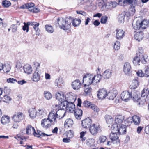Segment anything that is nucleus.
Instances as JSON below:
<instances>
[{
  "instance_id": "obj_57",
  "label": "nucleus",
  "mask_w": 149,
  "mask_h": 149,
  "mask_svg": "<svg viewBox=\"0 0 149 149\" xmlns=\"http://www.w3.org/2000/svg\"><path fill=\"white\" fill-rule=\"evenodd\" d=\"M128 12L130 16L133 15L135 12V10L134 8L130 7L129 9Z\"/></svg>"
},
{
  "instance_id": "obj_14",
  "label": "nucleus",
  "mask_w": 149,
  "mask_h": 149,
  "mask_svg": "<svg viewBox=\"0 0 149 149\" xmlns=\"http://www.w3.org/2000/svg\"><path fill=\"white\" fill-rule=\"evenodd\" d=\"M27 23L29 26H33V28L36 31V34L37 35H39L40 33V31L38 28L39 23L35 22H29Z\"/></svg>"
},
{
  "instance_id": "obj_9",
  "label": "nucleus",
  "mask_w": 149,
  "mask_h": 149,
  "mask_svg": "<svg viewBox=\"0 0 149 149\" xmlns=\"http://www.w3.org/2000/svg\"><path fill=\"white\" fill-rule=\"evenodd\" d=\"M24 114L21 112H15L12 117L13 121L15 122H19L24 118Z\"/></svg>"
},
{
  "instance_id": "obj_23",
  "label": "nucleus",
  "mask_w": 149,
  "mask_h": 149,
  "mask_svg": "<svg viewBox=\"0 0 149 149\" xmlns=\"http://www.w3.org/2000/svg\"><path fill=\"white\" fill-rule=\"evenodd\" d=\"M136 55L140 56V57L144 58L146 60L148 59V56L145 54H144L143 50L142 47H139L138 52Z\"/></svg>"
},
{
  "instance_id": "obj_22",
  "label": "nucleus",
  "mask_w": 149,
  "mask_h": 149,
  "mask_svg": "<svg viewBox=\"0 0 149 149\" xmlns=\"http://www.w3.org/2000/svg\"><path fill=\"white\" fill-rule=\"evenodd\" d=\"M112 73V72L110 69H107L106 70L103 72L102 75L104 79H108L111 77Z\"/></svg>"
},
{
  "instance_id": "obj_47",
  "label": "nucleus",
  "mask_w": 149,
  "mask_h": 149,
  "mask_svg": "<svg viewBox=\"0 0 149 149\" xmlns=\"http://www.w3.org/2000/svg\"><path fill=\"white\" fill-rule=\"evenodd\" d=\"M95 140L93 139H89L87 140L86 144L88 146H91L94 145Z\"/></svg>"
},
{
  "instance_id": "obj_10",
  "label": "nucleus",
  "mask_w": 149,
  "mask_h": 149,
  "mask_svg": "<svg viewBox=\"0 0 149 149\" xmlns=\"http://www.w3.org/2000/svg\"><path fill=\"white\" fill-rule=\"evenodd\" d=\"M140 62L142 63L145 64L146 62V60L144 58L140 57V56L136 55V56L134 58L133 61L134 64L135 65H139Z\"/></svg>"
},
{
  "instance_id": "obj_35",
  "label": "nucleus",
  "mask_w": 149,
  "mask_h": 149,
  "mask_svg": "<svg viewBox=\"0 0 149 149\" xmlns=\"http://www.w3.org/2000/svg\"><path fill=\"white\" fill-rule=\"evenodd\" d=\"M71 19L72 20V23L73 26L75 27L78 26L81 23V20L79 19H73L72 17Z\"/></svg>"
},
{
  "instance_id": "obj_61",
  "label": "nucleus",
  "mask_w": 149,
  "mask_h": 149,
  "mask_svg": "<svg viewBox=\"0 0 149 149\" xmlns=\"http://www.w3.org/2000/svg\"><path fill=\"white\" fill-rule=\"evenodd\" d=\"M3 101L4 102H7L11 100V98L7 95H4L3 98Z\"/></svg>"
},
{
  "instance_id": "obj_52",
  "label": "nucleus",
  "mask_w": 149,
  "mask_h": 149,
  "mask_svg": "<svg viewBox=\"0 0 149 149\" xmlns=\"http://www.w3.org/2000/svg\"><path fill=\"white\" fill-rule=\"evenodd\" d=\"M120 42L118 41H116L114 43V48L115 50H118L120 49Z\"/></svg>"
},
{
  "instance_id": "obj_62",
  "label": "nucleus",
  "mask_w": 149,
  "mask_h": 149,
  "mask_svg": "<svg viewBox=\"0 0 149 149\" xmlns=\"http://www.w3.org/2000/svg\"><path fill=\"white\" fill-rule=\"evenodd\" d=\"M7 81L8 83H14L15 82H17V80L13 78H9L7 79Z\"/></svg>"
},
{
  "instance_id": "obj_18",
  "label": "nucleus",
  "mask_w": 149,
  "mask_h": 149,
  "mask_svg": "<svg viewBox=\"0 0 149 149\" xmlns=\"http://www.w3.org/2000/svg\"><path fill=\"white\" fill-rule=\"evenodd\" d=\"M91 120L89 118H87L83 120L82 121V125L84 128H89L91 126Z\"/></svg>"
},
{
  "instance_id": "obj_48",
  "label": "nucleus",
  "mask_w": 149,
  "mask_h": 149,
  "mask_svg": "<svg viewBox=\"0 0 149 149\" xmlns=\"http://www.w3.org/2000/svg\"><path fill=\"white\" fill-rule=\"evenodd\" d=\"M11 69L10 65L9 64L3 65L2 69L5 72H9Z\"/></svg>"
},
{
  "instance_id": "obj_54",
  "label": "nucleus",
  "mask_w": 149,
  "mask_h": 149,
  "mask_svg": "<svg viewBox=\"0 0 149 149\" xmlns=\"http://www.w3.org/2000/svg\"><path fill=\"white\" fill-rule=\"evenodd\" d=\"M108 17L106 16H103L101 18L100 22L102 24H105L107 20Z\"/></svg>"
},
{
  "instance_id": "obj_50",
  "label": "nucleus",
  "mask_w": 149,
  "mask_h": 149,
  "mask_svg": "<svg viewBox=\"0 0 149 149\" xmlns=\"http://www.w3.org/2000/svg\"><path fill=\"white\" fill-rule=\"evenodd\" d=\"M107 139L106 136H101L99 137L98 141L100 143H103L106 141Z\"/></svg>"
},
{
  "instance_id": "obj_34",
  "label": "nucleus",
  "mask_w": 149,
  "mask_h": 149,
  "mask_svg": "<svg viewBox=\"0 0 149 149\" xmlns=\"http://www.w3.org/2000/svg\"><path fill=\"white\" fill-rule=\"evenodd\" d=\"M84 86L85 87L84 91L86 94L87 95H90L92 91L91 87L88 84L87 85L86 84H84Z\"/></svg>"
},
{
  "instance_id": "obj_43",
  "label": "nucleus",
  "mask_w": 149,
  "mask_h": 149,
  "mask_svg": "<svg viewBox=\"0 0 149 149\" xmlns=\"http://www.w3.org/2000/svg\"><path fill=\"white\" fill-rule=\"evenodd\" d=\"M149 94V91L148 89L145 88L142 91L141 96L142 97H147Z\"/></svg>"
},
{
  "instance_id": "obj_30",
  "label": "nucleus",
  "mask_w": 149,
  "mask_h": 149,
  "mask_svg": "<svg viewBox=\"0 0 149 149\" xmlns=\"http://www.w3.org/2000/svg\"><path fill=\"white\" fill-rule=\"evenodd\" d=\"M26 134H30L31 132H32L34 134V133H35L36 131L33 127L30 125H28L26 128Z\"/></svg>"
},
{
  "instance_id": "obj_12",
  "label": "nucleus",
  "mask_w": 149,
  "mask_h": 149,
  "mask_svg": "<svg viewBox=\"0 0 149 149\" xmlns=\"http://www.w3.org/2000/svg\"><path fill=\"white\" fill-rule=\"evenodd\" d=\"M55 96L56 99L57 100L60 102V104H59V107L61 108V103L65 101H66L65 100L66 98L64 97V94L62 92L60 93H57L55 95Z\"/></svg>"
},
{
  "instance_id": "obj_13",
  "label": "nucleus",
  "mask_w": 149,
  "mask_h": 149,
  "mask_svg": "<svg viewBox=\"0 0 149 149\" xmlns=\"http://www.w3.org/2000/svg\"><path fill=\"white\" fill-rule=\"evenodd\" d=\"M131 67L129 63L126 62L124 64L123 70L126 75L129 76L131 74Z\"/></svg>"
},
{
  "instance_id": "obj_38",
  "label": "nucleus",
  "mask_w": 149,
  "mask_h": 149,
  "mask_svg": "<svg viewBox=\"0 0 149 149\" xmlns=\"http://www.w3.org/2000/svg\"><path fill=\"white\" fill-rule=\"evenodd\" d=\"M40 75L38 72L35 71L33 74V77L32 78V79L34 81L38 82L40 80Z\"/></svg>"
},
{
  "instance_id": "obj_32",
  "label": "nucleus",
  "mask_w": 149,
  "mask_h": 149,
  "mask_svg": "<svg viewBox=\"0 0 149 149\" xmlns=\"http://www.w3.org/2000/svg\"><path fill=\"white\" fill-rule=\"evenodd\" d=\"M35 133H34L33 135L34 136L39 138L41 136H50V135H48L43 133H42V132L40 130H38L37 132H36Z\"/></svg>"
},
{
  "instance_id": "obj_20",
  "label": "nucleus",
  "mask_w": 149,
  "mask_h": 149,
  "mask_svg": "<svg viewBox=\"0 0 149 149\" xmlns=\"http://www.w3.org/2000/svg\"><path fill=\"white\" fill-rule=\"evenodd\" d=\"M51 122L48 118L47 119H43L41 121V125L43 127L47 129L51 126Z\"/></svg>"
},
{
  "instance_id": "obj_37",
  "label": "nucleus",
  "mask_w": 149,
  "mask_h": 149,
  "mask_svg": "<svg viewBox=\"0 0 149 149\" xmlns=\"http://www.w3.org/2000/svg\"><path fill=\"white\" fill-rule=\"evenodd\" d=\"M132 121L135 125H139L140 122V119L139 117L136 116H134L132 118Z\"/></svg>"
},
{
  "instance_id": "obj_26",
  "label": "nucleus",
  "mask_w": 149,
  "mask_h": 149,
  "mask_svg": "<svg viewBox=\"0 0 149 149\" xmlns=\"http://www.w3.org/2000/svg\"><path fill=\"white\" fill-rule=\"evenodd\" d=\"M124 120V118L123 116L121 115H118L116 117L115 121L117 125H122L121 123Z\"/></svg>"
},
{
  "instance_id": "obj_25",
  "label": "nucleus",
  "mask_w": 149,
  "mask_h": 149,
  "mask_svg": "<svg viewBox=\"0 0 149 149\" xmlns=\"http://www.w3.org/2000/svg\"><path fill=\"white\" fill-rule=\"evenodd\" d=\"M139 84V82L138 80V79L136 78L132 80L130 87L131 89H135L138 87Z\"/></svg>"
},
{
  "instance_id": "obj_59",
  "label": "nucleus",
  "mask_w": 149,
  "mask_h": 149,
  "mask_svg": "<svg viewBox=\"0 0 149 149\" xmlns=\"http://www.w3.org/2000/svg\"><path fill=\"white\" fill-rule=\"evenodd\" d=\"M18 26L17 25L12 24L11 26V28L12 32L13 33H15L16 32L17 30Z\"/></svg>"
},
{
  "instance_id": "obj_33",
  "label": "nucleus",
  "mask_w": 149,
  "mask_h": 149,
  "mask_svg": "<svg viewBox=\"0 0 149 149\" xmlns=\"http://www.w3.org/2000/svg\"><path fill=\"white\" fill-rule=\"evenodd\" d=\"M29 115L30 117L32 118H34L36 117L37 112L35 108H32L29 109Z\"/></svg>"
},
{
  "instance_id": "obj_58",
  "label": "nucleus",
  "mask_w": 149,
  "mask_h": 149,
  "mask_svg": "<svg viewBox=\"0 0 149 149\" xmlns=\"http://www.w3.org/2000/svg\"><path fill=\"white\" fill-rule=\"evenodd\" d=\"M86 133V131H82L80 133V138L81 139H82V141H85L86 139V137H84L85 134Z\"/></svg>"
},
{
  "instance_id": "obj_60",
  "label": "nucleus",
  "mask_w": 149,
  "mask_h": 149,
  "mask_svg": "<svg viewBox=\"0 0 149 149\" xmlns=\"http://www.w3.org/2000/svg\"><path fill=\"white\" fill-rule=\"evenodd\" d=\"M132 118H129L125 120V123L127 124V125H130L132 123Z\"/></svg>"
},
{
  "instance_id": "obj_31",
  "label": "nucleus",
  "mask_w": 149,
  "mask_h": 149,
  "mask_svg": "<svg viewBox=\"0 0 149 149\" xmlns=\"http://www.w3.org/2000/svg\"><path fill=\"white\" fill-rule=\"evenodd\" d=\"M134 0H119L118 4L121 6H125L127 3L129 4L132 3Z\"/></svg>"
},
{
  "instance_id": "obj_5",
  "label": "nucleus",
  "mask_w": 149,
  "mask_h": 149,
  "mask_svg": "<svg viewBox=\"0 0 149 149\" xmlns=\"http://www.w3.org/2000/svg\"><path fill=\"white\" fill-rule=\"evenodd\" d=\"M61 107L66 111L70 113L73 112L74 110L75 106L73 103H68L67 101H65L61 103Z\"/></svg>"
},
{
  "instance_id": "obj_49",
  "label": "nucleus",
  "mask_w": 149,
  "mask_h": 149,
  "mask_svg": "<svg viewBox=\"0 0 149 149\" xmlns=\"http://www.w3.org/2000/svg\"><path fill=\"white\" fill-rule=\"evenodd\" d=\"M76 99L72 95H70L67 97V100H66V101H67L68 103H73L74 102Z\"/></svg>"
},
{
  "instance_id": "obj_27",
  "label": "nucleus",
  "mask_w": 149,
  "mask_h": 149,
  "mask_svg": "<svg viewBox=\"0 0 149 149\" xmlns=\"http://www.w3.org/2000/svg\"><path fill=\"white\" fill-rule=\"evenodd\" d=\"M116 91H110L107 95V97L110 100H113L116 95Z\"/></svg>"
},
{
  "instance_id": "obj_41",
  "label": "nucleus",
  "mask_w": 149,
  "mask_h": 149,
  "mask_svg": "<svg viewBox=\"0 0 149 149\" xmlns=\"http://www.w3.org/2000/svg\"><path fill=\"white\" fill-rule=\"evenodd\" d=\"M102 76V75L100 74H97L96 75H93V77H95L94 81H93V84L97 83L100 81Z\"/></svg>"
},
{
  "instance_id": "obj_8",
  "label": "nucleus",
  "mask_w": 149,
  "mask_h": 149,
  "mask_svg": "<svg viewBox=\"0 0 149 149\" xmlns=\"http://www.w3.org/2000/svg\"><path fill=\"white\" fill-rule=\"evenodd\" d=\"M94 79L95 77H93V75L91 74H86L83 77L82 83H84V81H85V83L88 85L90 84L93 83Z\"/></svg>"
},
{
  "instance_id": "obj_39",
  "label": "nucleus",
  "mask_w": 149,
  "mask_h": 149,
  "mask_svg": "<svg viewBox=\"0 0 149 149\" xmlns=\"http://www.w3.org/2000/svg\"><path fill=\"white\" fill-rule=\"evenodd\" d=\"M1 122L3 124L8 123L10 121V118L7 116H4L2 117L1 119Z\"/></svg>"
},
{
  "instance_id": "obj_2",
  "label": "nucleus",
  "mask_w": 149,
  "mask_h": 149,
  "mask_svg": "<svg viewBox=\"0 0 149 149\" xmlns=\"http://www.w3.org/2000/svg\"><path fill=\"white\" fill-rule=\"evenodd\" d=\"M137 92L135 90H128L123 91L121 93V98L123 101L127 102L130 98L133 101L138 99L137 96Z\"/></svg>"
},
{
  "instance_id": "obj_63",
  "label": "nucleus",
  "mask_w": 149,
  "mask_h": 149,
  "mask_svg": "<svg viewBox=\"0 0 149 149\" xmlns=\"http://www.w3.org/2000/svg\"><path fill=\"white\" fill-rule=\"evenodd\" d=\"M74 136V134L73 131L71 130H70L68 133L67 136L69 137V138H71Z\"/></svg>"
},
{
  "instance_id": "obj_28",
  "label": "nucleus",
  "mask_w": 149,
  "mask_h": 149,
  "mask_svg": "<svg viewBox=\"0 0 149 149\" xmlns=\"http://www.w3.org/2000/svg\"><path fill=\"white\" fill-rule=\"evenodd\" d=\"M143 37V34L142 31L137 32L134 35L135 39L138 41H140Z\"/></svg>"
},
{
  "instance_id": "obj_6",
  "label": "nucleus",
  "mask_w": 149,
  "mask_h": 149,
  "mask_svg": "<svg viewBox=\"0 0 149 149\" xmlns=\"http://www.w3.org/2000/svg\"><path fill=\"white\" fill-rule=\"evenodd\" d=\"M119 136V133L113 128L112 130L111 133L110 134V138L113 143L118 144L120 143V140L118 139Z\"/></svg>"
},
{
  "instance_id": "obj_40",
  "label": "nucleus",
  "mask_w": 149,
  "mask_h": 149,
  "mask_svg": "<svg viewBox=\"0 0 149 149\" xmlns=\"http://www.w3.org/2000/svg\"><path fill=\"white\" fill-rule=\"evenodd\" d=\"M45 28L46 31L49 33H52L54 32V29L51 25H46L45 26Z\"/></svg>"
},
{
  "instance_id": "obj_21",
  "label": "nucleus",
  "mask_w": 149,
  "mask_h": 149,
  "mask_svg": "<svg viewBox=\"0 0 149 149\" xmlns=\"http://www.w3.org/2000/svg\"><path fill=\"white\" fill-rule=\"evenodd\" d=\"M74 111L76 118L77 120H80L82 115V110L79 108L76 109Z\"/></svg>"
},
{
  "instance_id": "obj_42",
  "label": "nucleus",
  "mask_w": 149,
  "mask_h": 149,
  "mask_svg": "<svg viewBox=\"0 0 149 149\" xmlns=\"http://www.w3.org/2000/svg\"><path fill=\"white\" fill-rule=\"evenodd\" d=\"M105 118L107 124H112L113 122V119L110 115H106Z\"/></svg>"
},
{
  "instance_id": "obj_45",
  "label": "nucleus",
  "mask_w": 149,
  "mask_h": 149,
  "mask_svg": "<svg viewBox=\"0 0 149 149\" xmlns=\"http://www.w3.org/2000/svg\"><path fill=\"white\" fill-rule=\"evenodd\" d=\"M45 97L47 100H49L51 99L52 97L51 94L47 91H45L44 93Z\"/></svg>"
},
{
  "instance_id": "obj_15",
  "label": "nucleus",
  "mask_w": 149,
  "mask_h": 149,
  "mask_svg": "<svg viewBox=\"0 0 149 149\" xmlns=\"http://www.w3.org/2000/svg\"><path fill=\"white\" fill-rule=\"evenodd\" d=\"M116 38L118 40L122 39L125 36V32L123 29H117L116 30Z\"/></svg>"
},
{
  "instance_id": "obj_53",
  "label": "nucleus",
  "mask_w": 149,
  "mask_h": 149,
  "mask_svg": "<svg viewBox=\"0 0 149 149\" xmlns=\"http://www.w3.org/2000/svg\"><path fill=\"white\" fill-rule=\"evenodd\" d=\"M91 103L88 101L86 100L83 102L82 105L85 107H89L91 105Z\"/></svg>"
},
{
  "instance_id": "obj_17",
  "label": "nucleus",
  "mask_w": 149,
  "mask_h": 149,
  "mask_svg": "<svg viewBox=\"0 0 149 149\" xmlns=\"http://www.w3.org/2000/svg\"><path fill=\"white\" fill-rule=\"evenodd\" d=\"M107 92L106 90L104 88L100 89L98 91L97 96L99 99H103L107 96Z\"/></svg>"
},
{
  "instance_id": "obj_24",
  "label": "nucleus",
  "mask_w": 149,
  "mask_h": 149,
  "mask_svg": "<svg viewBox=\"0 0 149 149\" xmlns=\"http://www.w3.org/2000/svg\"><path fill=\"white\" fill-rule=\"evenodd\" d=\"M24 72L28 74H31L32 71V68L30 65L29 64L25 65L23 67Z\"/></svg>"
},
{
  "instance_id": "obj_56",
  "label": "nucleus",
  "mask_w": 149,
  "mask_h": 149,
  "mask_svg": "<svg viewBox=\"0 0 149 149\" xmlns=\"http://www.w3.org/2000/svg\"><path fill=\"white\" fill-rule=\"evenodd\" d=\"M24 25L22 26V29L24 31H26V32H27L29 31V26L27 23H26L25 22H24Z\"/></svg>"
},
{
  "instance_id": "obj_7",
  "label": "nucleus",
  "mask_w": 149,
  "mask_h": 149,
  "mask_svg": "<svg viewBox=\"0 0 149 149\" xmlns=\"http://www.w3.org/2000/svg\"><path fill=\"white\" fill-rule=\"evenodd\" d=\"M113 127L119 135L125 134L126 132V126L125 125H113L112 128Z\"/></svg>"
},
{
  "instance_id": "obj_11",
  "label": "nucleus",
  "mask_w": 149,
  "mask_h": 149,
  "mask_svg": "<svg viewBox=\"0 0 149 149\" xmlns=\"http://www.w3.org/2000/svg\"><path fill=\"white\" fill-rule=\"evenodd\" d=\"M100 130L99 126L95 124L92 125L89 128L90 133L93 135H95Z\"/></svg>"
},
{
  "instance_id": "obj_4",
  "label": "nucleus",
  "mask_w": 149,
  "mask_h": 149,
  "mask_svg": "<svg viewBox=\"0 0 149 149\" xmlns=\"http://www.w3.org/2000/svg\"><path fill=\"white\" fill-rule=\"evenodd\" d=\"M132 26L135 30L142 31L149 26V22L146 20H144L141 22L138 20L136 22L134 26L133 24Z\"/></svg>"
},
{
  "instance_id": "obj_3",
  "label": "nucleus",
  "mask_w": 149,
  "mask_h": 149,
  "mask_svg": "<svg viewBox=\"0 0 149 149\" xmlns=\"http://www.w3.org/2000/svg\"><path fill=\"white\" fill-rule=\"evenodd\" d=\"M71 17H68L65 19L63 18H58L57 23L59 27L64 30L69 29L71 26L72 20Z\"/></svg>"
},
{
  "instance_id": "obj_51",
  "label": "nucleus",
  "mask_w": 149,
  "mask_h": 149,
  "mask_svg": "<svg viewBox=\"0 0 149 149\" xmlns=\"http://www.w3.org/2000/svg\"><path fill=\"white\" fill-rule=\"evenodd\" d=\"M2 5L5 7L8 8L11 5L10 2L7 0H4L2 2Z\"/></svg>"
},
{
  "instance_id": "obj_1",
  "label": "nucleus",
  "mask_w": 149,
  "mask_h": 149,
  "mask_svg": "<svg viewBox=\"0 0 149 149\" xmlns=\"http://www.w3.org/2000/svg\"><path fill=\"white\" fill-rule=\"evenodd\" d=\"M56 107L58 106L57 105H56ZM60 109H58L55 114H54L52 112H50L48 116V118L49 119L51 122L54 121L56 123L58 121L63 118L65 116L66 113V110L65 109H63L62 107H60L59 105H58Z\"/></svg>"
},
{
  "instance_id": "obj_29",
  "label": "nucleus",
  "mask_w": 149,
  "mask_h": 149,
  "mask_svg": "<svg viewBox=\"0 0 149 149\" xmlns=\"http://www.w3.org/2000/svg\"><path fill=\"white\" fill-rule=\"evenodd\" d=\"M55 83L56 85L59 88H61L64 85V82L62 78H59L57 79L55 81Z\"/></svg>"
},
{
  "instance_id": "obj_19",
  "label": "nucleus",
  "mask_w": 149,
  "mask_h": 149,
  "mask_svg": "<svg viewBox=\"0 0 149 149\" xmlns=\"http://www.w3.org/2000/svg\"><path fill=\"white\" fill-rule=\"evenodd\" d=\"M81 84L80 81L77 79L74 81L72 82V88L75 90H78L81 87Z\"/></svg>"
},
{
  "instance_id": "obj_36",
  "label": "nucleus",
  "mask_w": 149,
  "mask_h": 149,
  "mask_svg": "<svg viewBox=\"0 0 149 149\" xmlns=\"http://www.w3.org/2000/svg\"><path fill=\"white\" fill-rule=\"evenodd\" d=\"M74 124L73 120L71 119H67L65 121L64 123L65 127H71Z\"/></svg>"
},
{
  "instance_id": "obj_44",
  "label": "nucleus",
  "mask_w": 149,
  "mask_h": 149,
  "mask_svg": "<svg viewBox=\"0 0 149 149\" xmlns=\"http://www.w3.org/2000/svg\"><path fill=\"white\" fill-rule=\"evenodd\" d=\"M125 15V13H123L119 15L118 16V21L120 23H121L124 22Z\"/></svg>"
},
{
  "instance_id": "obj_64",
  "label": "nucleus",
  "mask_w": 149,
  "mask_h": 149,
  "mask_svg": "<svg viewBox=\"0 0 149 149\" xmlns=\"http://www.w3.org/2000/svg\"><path fill=\"white\" fill-rule=\"evenodd\" d=\"M145 131L147 134H149V125H148L145 127Z\"/></svg>"
},
{
  "instance_id": "obj_46",
  "label": "nucleus",
  "mask_w": 149,
  "mask_h": 149,
  "mask_svg": "<svg viewBox=\"0 0 149 149\" xmlns=\"http://www.w3.org/2000/svg\"><path fill=\"white\" fill-rule=\"evenodd\" d=\"M137 96L138 99L136 100L135 101H133L134 102H135L139 106H143L144 104V101H142L141 100V99L139 97V96L138 94L137 93Z\"/></svg>"
},
{
  "instance_id": "obj_55",
  "label": "nucleus",
  "mask_w": 149,
  "mask_h": 149,
  "mask_svg": "<svg viewBox=\"0 0 149 149\" xmlns=\"http://www.w3.org/2000/svg\"><path fill=\"white\" fill-rule=\"evenodd\" d=\"M90 107L95 111L98 112L99 111V108L94 104H91Z\"/></svg>"
},
{
  "instance_id": "obj_16",
  "label": "nucleus",
  "mask_w": 149,
  "mask_h": 149,
  "mask_svg": "<svg viewBox=\"0 0 149 149\" xmlns=\"http://www.w3.org/2000/svg\"><path fill=\"white\" fill-rule=\"evenodd\" d=\"M137 75L140 77H149V67L148 66L145 70V73H143L142 70L138 71L136 73Z\"/></svg>"
}]
</instances>
